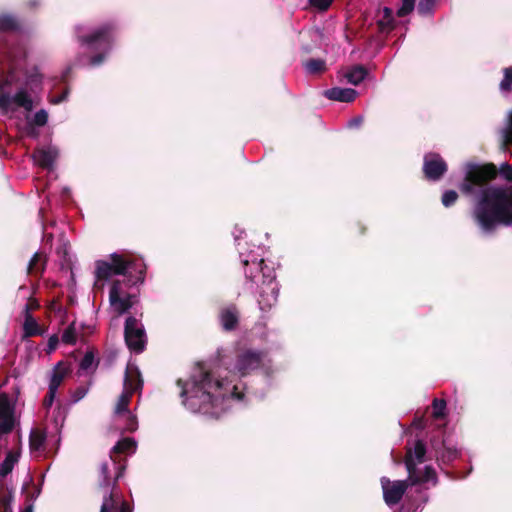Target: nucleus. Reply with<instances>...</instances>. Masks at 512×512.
Here are the masks:
<instances>
[{"mask_svg": "<svg viewBox=\"0 0 512 512\" xmlns=\"http://www.w3.org/2000/svg\"><path fill=\"white\" fill-rule=\"evenodd\" d=\"M504 163L498 170L493 163H468L460 191L465 195L476 194L473 217L485 232L493 231L498 224L512 226V179L506 177Z\"/></svg>", "mask_w": 512, "mask_h": 512, "instance_id": "nucleus-1", "label": "nucleus"}, {"mask_svg": "<svg viewBox=\"0 0 512 512\" xmlns=\"http://www.w3.org/2000/svg\"><path fill=\"white\" fill-rule=\"evenodd\" d=\"M181 387L180 396L183 404L194 413H201L210 417H219L223 410V401L228 398L242 399L243 394L237 392V387H230V384L198 365L193 372L190 381L185 383L182 379L177 380Z\"/></svg>", "mask_w": 512, "mask_h": 512, "instance_id": "nucleus-2", "label": "nucleus"}, {"mask_svg": "<svg viewBox=\"0 0 512 512\" xmlns=\"http://www.w3.org/2000/svg\"><path fill=\"white\" fill-rule=\"evenodd\" d=\"M14 75L10 73L4 80L0 82V109L3 112H8L11 109L12 104L17 107H22L27 111H31L33 108V102L28 93L21 89L13 97L8 90V87L12 84Z\"/></svg>", "mask_w": 512, "mask_h": 512, "instance_id": "nucleus-3", "label": "nucleus"}, {"mask_svg": "<svg viewBox=\"0 0 512 512\" xmlns=\"http://www.w3.org/2000/svg\"><path fill=\"white\" fill-rule=\"evenodd\" d=\"M110 262L98 260V280L108 279L113 275H123L127 277L128 269H137L138 262L135 260H126L122 255L113 253L110 256Z\"/></svg>", "mask_w": 512, "mask_h": 512, "instance_id": "nucleus-4", "label": "nucleus"}, {"mask_svg": "<svg viewBox=\"0 0 512 512\" xmlns=\"http://www.w3.org/2000/svg\"><path fill=\"white\" fill-rule=\"evenodd\" d=\"M124 339L127 347L139 354L146 347V333L144 326L134 316H129L125 320Z\"/></svg>", "mask_w": 512, "mask_h": 512, "instance_id": "nucleus-5", "label": "nucleus"}, {"mask_svg": "<svg viewBox=\"0 0 512 512\" xmlns=\"http://www.w3.org/2000/svg\"><path fill=\"white\" fill-rule=\"evenodd\" d=\"M265 357L266 353L262 350L239 349L236 354L235 370L241 376H246L259 369L263 365Z\"/></svg>", "mask_w": 512, "mask_h": 512, "instance_id": "nucleus-6", "label": "nucleus"}, {"mask_svg": "<svg viewBox=\"0 0 512 512\" xmlns=\"http://www.w3.org/2000/svg\"><path fill=\"white\" fill-rule=\"evenodd\" d=\"M101 471L105 478L106 491L103 496L100 512H131L128 503L118 493L114 492V490H108L111 476L108 475L107 464L102 465Z\"/></svg>", "mask_w": 512, "mask_h": 512, "instance_id": "nucleus-7", "label": "nucleus"}, {"mask_svg": "<svg viewBox=\"0 0 512 512\" xmlns=\"http://www.w3.org/2000/svg\"><path fill=\"white\" fill-rule=\"evenodd\" d=\"M101 471L105 478L106 491L103 496L100 512H131L128 503L118 493L114 492V490H108L111 476L108 475L107 464L102 465Z\"/></svg>", "mask_w": 512, "mask_h": 512, "instance_id": "nucleus-8", "label": "nucleus"}, {"mask_svg": "<svg viewBox=\"0 0 512 512\" xmlns=\"http://www.w3.org/2000/svg\"><path fill=\"white\" fill-rule=\"evenodd\" d=\"M278 284L275 281V275L263 274L258 303L262 311H269L278 301Z\"/></svg>", "mask_w": 512, "mask_h": 512, "instance_id": "nucleus-9", "label": "nucleus"}, {"mask_svg": "<svg viewBox=\"0 0 512 512\" xmlns=\"http://www.w3.org/2000/svg\"><path fill=\"white\" fill-rule=\"evenodd\" d=\"M422 170L427 180L438 181L446 174L448 165L440 154L430 152L424 155Z\"/></svg>", "mask_w": 512, "mask_h": 512, "instance_id": "nucleus-10", "label": "nucleus"}, {"mask_svg": "<svg viewBox=\"0 0 512 512\" xmlns=\"http://www.w3.org/2000/svg\"><path fill=\"white\" fill-rule=\"evenodd\" d=\"M410 485L409 478L407 480L390 481V479L382 477L381 486L385 503L388 506L398 504Z\"/></svg>", "mask_w": 512, "mask_h": 512, "instance_id": "nucleus-11", "label": "nucleus"}, {"mask_svg": "<svg viewBox=\"0 0 512 512\" xmlns=\"http://www.w3.org/2000/svg\"><path fill=\"white\" fill-rule=\"evenodd\" d=\"M404 463L408 472V478L411 485L426 483L436 480V472L431 466H426L421 472L417 469L416 462L413 459L412 450L408 449L405 454Z\"/></svg>", "mask_w": 512, "mask_h": 512, "instance_id": "nucleus-12", "label": "nucleus"}, {"mask_svg": "<svg viewBox=\"0 0 512 512\" xmlns=\"http://www.w3.org/2000/svg\"><path fill=\"white\" fill-rule=\"evenodd\" d=\"M15 406L8 394L0 393V436L9 434L15 427Z\"/></svg>", "mask_w": 512, "mask_h": 512, "instance_id": "nucleus-13", "label": "nucleus"}, {"mask_svg": "<svg viewBox=\"0 0 512 512\" xmlns=\"http://www.w3.org/2000/svg\"><path fill=\"white\" fill-rule=\"evenodd\" d=\"M240 310L236 304L230 303L219 309L218 320L225 332L235 331L240 324Z\"/></svg>", "mask_w": 512, "mask_h": 512, "instance_id": "nucleus-14", "label": "nucleus"}, {"mask_svg": "<svg viewBox=\"0 0 512 512\" xmlns=\"http://www.w3.org/2000/svg\"><path fill=\"white\" fill-rule=\"evenodd\" d=\"M136 447V441L133 438L127 437L119 440L112 448L111 459L113 460V466L116 470L113 484H115L117 479L121 476V467L117 464V462L120 461L118 458L123 454L134 452Z\"/></svg>", "mask_w": 512, "mask_h": 512, "instance_id": "nucleus-15", "label": "nucleus"}, {"mask_svg": "<svg viewBox=\"0 0 512 512\" xmlns=\"http://www.w3.org/2000/svg\"><path fill=\"white\" fill-rule=\"evenodd\" d=\"M115 26L111 23L103 24L98 27V65L104 61V53L100 51L101 47L110 48L114 41Z\"/></svg>", "mask_w": 512, "mask_h": 512, "instance_id": "nucleus-16", "label": "nucleus"}, {"mask_svg": "<svg viewBox=\"0 0 512 512\" xmlns=\"http://www.w3.org/2000/svg\"><path fill=\"white\" fill-rule=\"evenodd\" d=\"M143 387V380L141 373L137 366L128 364L125 370L124 376V388L123 390L134 394L141 390Z\"/></svg>", "mask_w": 512, "mask_h": 512, "instance_id": "nucleus-17", "label": "nucleus"}, {"mask_svg": "<svg viewBox=\"0 0 512 512\" xmlns=\"http://www.w3.org/2000/svg\"><path fill=\"white\" fill-rule=\"evenodd\" d=\"M134 270L139 274L136 278L133 279L132 276H129L124 280H114L110 289H114L117 286L116 289L118 290L119 296L131 295L128 292V288L135 285L137 282H144L146 266L144 264H138L137 269Z\"/></svg>", "mask_w": 512, "mask_h": 512, "instance_id": "nucleus-18", "label": "nucleus"}, {"mask_svg": "<svg viewBox=\"0 0 512 512\" xmlns=\"http://www.w3.org/2000/svg\"><path fill=\"white\" fill-rule=\"evenodd\" d=\"M24 31L23 21L12 13H0V33L20 34Z\"/></svg>", "mask_w": 512, "mask_h": 512, "instance_id": "nucleus-19", "label": "nucleus"}, {"mask_svg": "<svg viewBox=\"0 0 512 512\" xmlns=\"http://www.w3.org/2000/svg\"><path fill=\"white\" fill-rule=\"evenodd\" d=\"M116 288H117V286L114 289H110L109 301H110L111 306L117 313L123 314V313L127 312L133 306V301H132L133 296L132 295L119 296L118 290Z\"/></svg>", "mask_w": 512, "mask_h": 512, "instance_id": "nucleus-20", "label": "nucleus"}, {"mask_svg": "<svg viewBox=\"0 0 512 512\" xmlns=\"http://www.w3.org/2000/svg\"><path fill=\"white\" fill-rule=\"evenodd\" d=\"M244 265L245 266H248V268L245 269V278L252 282V283H256V278L259 276V274L261 273L262 275L263 274H269V272L271 271V274L273 273V271L271 269H269V267L265 264L264 260L261 259L259 261H252L251 263H249V261H244Z\"/></svg>", "mask_w": 512, "mask_h": 512, "instance_id": "nucleus-21", "label": "nucleus"}, {"mask_svg": "<svg viewBox=\"0 0 512 512\" xmlns=\"http://www.w3.org/2000/svg\"><path fill=\"white\" fill-rule=\"evenodd\" d=\"M324 95L330 100L349 103L355 100L357 91L352 88L334 87L326 90Z\"/></svg>", "mask_w": 512, "mask_h": 512, "instance_id": "nucleus-22", "label": "nucleus"}, {"mask_svg": "<svg viewBox=\"0 0 512 512\" xmlns=\"http://www.w3.org/2000/svg\"><path fill=\"white\" fill-rule=\"evenodd\" d=\"M45 333V329L41 327L31 313L24 316L23 338H31L41 336Z\"/></svg>", "mask_w": 512, "mask_h": 512, "instance_id": "nucleus-23", "label": "nucleus"}, {"mask_svg": "<svg viewBox=\"0 0 512 512\" xmlns=\"http://www.w3.org/2000/svg\"><path fill=\"white\" fill-rule=\"evenodd\" d=\"M381 13L382 17L376 21L378 31L380 33L389 34L396 27L393 10L389 7H384Z\"/></svg>", "mask_w": 512, "mask_h": 512, "instance_id": "nucleus-24", "label": "nucleus"}, {"mask_svg": "<svg viewBox=\"0 0 512 512\" xmlns=\"http://www.w3.org/2000/svg\"><path fill=\"white\" fill-rule=\"evenodd\" d=\"M57 157V153L52 149H40L35 151L34 158L40 167L44 169L52 168Z\"/></svg>", "mask_w": 512, "mask_h": 512, "instance_id": "nucleus-25", "label": "nucleus"}, {"mask_svg": "<svg viewBox=\"0 0 512 512\" xmlns=\"http://www.w3.org/2000/svg\"><path fill=\"white\" fill-rule=\"evenodd\" d=\"M14 495L5 483L0 484V512H13L12 501Z\"/></svg>", "mask_w": 512, "mask_h": 512, "instance_id": "nucleus-26", "label": "nucleus"}, {"mask_svg": "<svg viewBox=\"0 0 512 512\" xmlns=\"http://www.w3.org/2000/svg\"><path fill=\"white\" fill-rule=\"evenodd\" d=\"M20 453L18 451H9L0 464V477L4 478L10 474L14 468V465L18 462Z\"/></svg>", "mask_w": 512, "mask_h": 512, "instance_id": "nucleus-27", "label": "nucleus"}, {"mask_svg": "<svg viewBox=\"0 0 512 512\" xmlns=\"http://www.w3.org/2000/svg\"><path fill=\"white\" fill-rule=\"evenodd\" d=\"M45 264H46L45 255L40 252H36L33 255V257L31 258V260L29 261V264L27 267L28 274H31V275L41 274L45 269Z\"/></svg>", "mask_w": 512, "mask_h": 512, "instance_id": "nucleus-28", "label": "nucleus"}, {"mask_svg": "<svg viewBox=\"0 0 512 512\" xmlns=\"http://www.w3.org/2000/svg\"><path fill=\"white\" fill-rule=\"evenodd\" d=\"M132 393L127 392L125 390L122 391L120 396L118 397L114 413L117 417H122L123 414L130 412L129 404L131 402Z\"/></svg>", "mask_w": 512, "mask_h": 512, "instance_id": "nucleus-29", "label": "nucleus"}, {"mask_svg": "<svg viewBox=\"0 0 512 512\" xmlns=\"http://www.w3.org/2000/svg\"><path fill=\"white\" fill-rule=\"evenodd\" d=\"M46 441V433L38 428L32 429L29 436V447L31 451H39Z\"/></svg>", "mask_w": 512, "mask_h": 512, "instance_id": "nucleus-30", "label": "nucleus"}, {"mask_svg": "<svg viewBox=\"0 0 512 512\" xmlns=\"http://www.w3.org/2000/svg\"><path fill=\"white\" fill-rule=\"evenodd\" d=\"M367 69L362 65H356L345 74L347 81L353 85L360 84L367 76Z\"/></svg>", "mask_w": 512, "mask_h": 512, "instance_id": "nucleus-31", "label": "nucleus"}, {"mask_svg": "<svg viewBox=\"0 0 512 512\" xmlns=\"http://www.w3.org/2000/svg\"><path fill=\"white\" fill-rule=\"evenodd\" d=\"M68 372L69 368L66 365H64L62 362L58 363L54 369L49 387L57 390Z\"/></svg>", "mask_w": 512, "mask_h": 512, "instance_id": "nucleus-32", "label": "nucleus"}, {"mask_svg": "<svg viewBox=\"0 0 512 512\" xmlns=\"http://www.w3.org/2000/svg\"><path fill=\"white\" fill-rule=\"evenodd\" d=\"M432 446L436 449L437 451V457L444 462V463H449V462H452L454 461L457 457H458V450L456 448H453V447H447L445 445V441L442 440L441 442V451H438V448H436L435 444L432 443Z\"/></svg>", "mask_w": 512, "mask_h": 512, "instance_id": "nucleus-33", "label": "nucleus"}, {"mask_svg": "<svg viewBox=\"0 0 512 512\" xmlns=\"http://www.w3.org/2000/svg\"><path fill=\"white\" fill-rule=\"evenodd\" d=\"M304 67L310 74H322L326 71V62L323 59L311 58L304 63Z\"/></svg>", "mask_w": 512, "mask_h": 512, "instance_id": "nucleus-34", "label": "nucleus"}, {"mask_svg": "<svg viewBox=\"0 0 512 512\" xmlns=\"http://www.w3.org/2000/svg\"><path fill=\"white\" fill-rule=\"evenodd\" d=\"M408 449L412 450L413 459L416 462V464L423 463L425 461L426 445L422 440H416L413 448L406 447V452L408 451Z\"/></svg>", "mask_w": 512, "mask_h": 512, "instance_id": "nucleus-35", "label": "nucleus"}, {"mask_svg": "<svg viewBox=\"0 0 512 512\" xmlns=\"http://www.w3.org/2000/svg\"><path fill=\"white\" fill-rule=\"evenodd\" d=\"M94 359H95L94 351L93 350L87 351L79 363V369L77 371V374L79 376H81L83 374H87L88 370L91 369V367L94 363Z\"/></svg>", "mask_w": 512, "mask_h": 512, "instance_id": "nucleus-36", "label": "nucleus"}, {"mask_svg": "<svg viewBox=\"0 0 512 512\" xmlns=\"http://www.w3.org/2000/svg\"><path fill=\"white\" fill-rule=\"evenodd\" d=\"M432 417L434 419H443L446 416V401L444 399L434 398L432 401Z\"/></svg>", "mask_w": 512, "mask_h": 512, "instance_id": "nucleus-37", "label": "nucleus"}, {"mask_svg": "<svg viewBox=\"0 0 512 512\" xmlns=\"http://www.w3.org/2000/svg\"><path fill=\"white\" fill-rule=\"evenodd\" d=\"M68 246H69L68 242H66L62 238V243L57 248V254L61 258V266H62V268L70 269L71 268V262H70V259L68 257Z\"/></svg>", "mask_w": 512, "mask_h": 512, "instance_id": "nucleus-38", "label": "nucleus"}, {"mask_svg": "<svg viewBox=\"0 0 512 512\" xmlns=\"http://www.w3.org/2000/svg\"><path fill=\"white\" fill-rule=\"evenodd\" d=\"M435 0H419L417 5V12L421 16H430L433 13Z\"/></svg>", "mask_w": 512, "mask_h": 512, "instance_id": "nucleus-39", "label": "nucleus"}, {"mask_svg": "<svg viewBox=\"0 0 512 512\" xmlns=\"http://www.w3.org/2000/svg\"><path fill=\"white\" fill-rule=\"evenodd\" d=\"M416 0H402L401 6L397 10L398 17L409 15L415 8Z\"/></svg>", "mask_w": 512, "mask_h": 512, "instance_id": "nucleus-40", "label": "nucleus"}, {"mask_svg": "<svg viewBox=\"0 0 512 512\" xmlns=\"http://www.w3.org/2000/svg\"><path fill=\"white\" fill-rule=\"evenodd\" d=\"M505 141L509 144H512V113L509 116V125L505 132ZM504 170L506 173V177L511 180L512 179V167L505 165Z\"/></svg>", "mask_w": 512, "mask_h": 512, "instance_id": "nucleus-41", "label": "nucleus"}, {"mask_svg": "<svg viewBox=\"0 0 512 512\" xmlns=\"http://www.w3.org/2000/svg\"><path fill=\"white\" fill-rule=\"evenodd\" d=\"M500 89L505 92L512 90V67L504 69V77L500 83Z\"/></svg>", "mask_w": 512, "mask_h": 512, "instance_id": "nucleus-42", "label": "nucleus"}, {"mask_svg": "<svg viewBox=\"0 0 512 512\" xmlns=\"http://www.w3.org/2000/svg\"><path fill=\"white\" fill-rule=\"evenodd\" d=\"M458 200V193L455 190H447L441 197V202L445 207L453 206Z\"/></svg>", "mask_w": 512, "mask_h": 512, "instance_id": "nucleus-43", "label": "nucleus"}, {"mask_svg": "<svg viewBox=\"0 0 512 512\" xmlns=\"http://www.w3.org/2000/svg\"><path fill=\"white\" fill-rule=\"evenodd\" d=\"M122 417L125 418V426L124 430L128 432H134L138 428V422L135 415H133L131 412H128L126 414H123Z\"/></svg>", "mask_w": 512, "mask_h": 512, "instance_id": "nucleus-44", "label": "nucleus"}, {"mask_svg": "<svg viewBox=\"0 0 512 512\" xmlns=\"http://www.w3.org/2000/svg\"><path fill=\"white\" fill-rule=\"evenodd\" d=\"M61 339L65 344H74L76 342V331L73 324L64 330Z\"/></svg>", "mask_w": 512, "mask_h": 512, "instance_id": "nucleus-45", "label": "nucleus"}, {"mask_svg": "<svg viewBox=\"0 0 512 512\" xmlns=\"http://www.w3.org/2000/svg\"><path fill=\"white\" fill-rule=\"evenodd\" d=\"M47 121H48V113L46 110L41 109L35 113L34 118H33L34 125H36L38 127H42V126L46 125Z\"/></svg>", "mask_w": 512, "mask_h": 512, "instance_id": "nucleus-46", "label": "nucleus"}, {"mask_svg": "<svg viewBox=\"0 0 512 512\" xmlns=\"http://www.w3.org/2000/svg\"><path fill=\"white\" fill-rule=\"evenodd\" d=\"M334 0H308L309 4L319 11H326Z\"/></svg>", "mask_w": 512, "mask_h": 512, "instance_id": "nucleus-47", "label": "nucleus"}, {"mask_svg": "<svg viewBox=\"0 0 512 512\" xmlns=\"http://www.w3.org/2000/svg\"><path fill=\"white\" fill-rule=\"evenodd\" d=\"M68 94H69V88L66 87L60 94H51L49 96V101L52 104H59L67 99Z\"/></svg>", "mask_w": 512, "mask_h": 512, "instance_id": "nucleus-48", "label": "nucleus"}, {"mask_svg": "<svg viewBox=\"0 0 512 512\" xmlns=\"http://www.w3.org/2000/svg\"><path fill=\"white\" fill-rule=\"evenodd\" d=\"M57 390L49 387L48 392L43 400V406L45 408H50L54 402L55 395Z\"/></svg>", "mask_w": 512, "mask_h": 512, "instance_id": "nucleus-49", "label": "nucleus"}, {"mask_svg": "<svg viewBox=\"0 0 512 512\" xmlns=\"http://www.w3.org/2000/svg\"><path fill=\"white\" fill-rule=\"evenodd\" d=\"M40 307L39 302L35 298H29L24 309V316L27 313H31L33 310H37Z\"/></svg>", "mask_w": 512, "mask_h": 512, "instance_id": "nucleus-50", "label": "nucleus"}, {"mask_svg": "<svg viewBox=\"0 0 512 512\" xmlns=\"http://www.w3.org/2000/svg\"><path fill=\"white\" fill-rule=\"evenodd\" d=\"M58 343H59L58 335H56V334L51 335L49 337L48 343H47V352L50 353V352L54 351L57 348Z\"/></svg>", "mask_w": 512, "mask_h": 512, "instance_id": "nucleus-51", "label": "nucleus"}, {"mask_svg": "<svg viewBox=\"0 0 512 512\" xmlns=\"http://www.w3.org/2000/svg\"><path fill=\"white\" fill-rule=\"evenodd\" d=\"M87 390L88 389L84 386L78 387L74 394L75 401L81 400L86 395Z\"/></svg>", "mask_w": 512, "mask_h": 512, "instance_id": "nucleus-52", "label": "nucleus"}, {"mask_svg": "<svg viewBox=\"0 0 512 512\" xmlns=\"http://www.w3.org/2000/svg\"><path fill=\"white\" fill-rule=\"evenodd\" d=\"M81 41L87 45L93 44L94 42H96V32H93V33L89 34L88 36L82 37Z\"/></svg>", "mask_w": 512, "mask_h": 512, "instance_id": "nucleus-53", "label": "nucleus"}, {"mask_svg": "<svg viewBox=\"0 0 512 512\" xmlns=\"http://www.w3.org/2000/svg\"><path fill=\"white\" fill-rule=\"evenodd\" d=\"M413 425L417 429H424L425 426H426V420H425L424 416H421L419 418H415L414 421H413Z\"/></svg>", "mask_w": 512, "mask_h": 512, "instance_id": "nucleus-54", "label": "nucleus"}, {"mask_svg": "<svg viewBox=\"0 0 512 512\" xmlns=\"http://www.w3.org/2000/svg\"><path fill=\"white\" fill-rule=\"evenodd\" d=\"M355 230H356V233L358 235H364L367 231V227L361 223V222H357L354 226Z\"/></svg>", "mask_w": 512, "mask_h": 512, "instance_id": "nucleus-55", "label": "nucleus"}, {"mask_svg": "<svg viewBox=\"0 0 512 512\" xmlns=\"http://www.w3.org/2000/svg\"><path fill=\"white\" fill-rule=\"evenodd\" d=\"M116 356H117L116 352H113V351L109 352L106 355L105 361L107 363V366H110L114 362V360L116 359Z\"/></svg>", "mask_w": 512, "mask_h": 512, "instance_id": "nucleus-56", "label": "nucleus"}, {"mask_svg": "<svg viewBox=\"0 0 512 512\" xmlns=\"http://www.w3.org/2000/svg\"><path fill=\"white\" fill-rule=\"evenodd\" d=\"M362 122H363V118L361 116H358V117L351 119L349 122V125L358 127L362 124Z\"/></svg>", "mask_w": 512, "mask_h": 512, "instance_id": "nucleus-57", "label": "nucleus"}, {"mask_svg": "<svg viewBox=\"0 0 512 512\" xmlns=\"http://www.w3.org/2000/svg\"><path fill=\"white\" fill-rule=\"evenodd\" d=\"M92 302L93 304L96 302V280L93 282L92 285Z\"/></svg>", "mask_w": 512, "mask_h": 512, "instance_id": "nucleus-58", "label": "nucleus"}, {"mask_svg": "<svg viewBox=\"0 0 512 512\" xmlns=\"http://www.w3.org/2000/svg\"><path fill=\"white\" fill-rule=\"evenodd\" d=\"M90 64H91V65L96 64V54H95V55H91V56H90Z\"/></svg>", "mask_w": 512, "mask_h": 512, "instance_id": "nucleus-59", "label": "nucleus"}, {"mask_svg": "<svg viewBox=\"0 0 512 512\" xmlns=\"http://www.w3.org/2000/svg\"><path fill=\"white\" fill-rule=\"evenodd\" d=\"M32 510H33L32 505H29L25 509H23L21 512H32Z\"/></svg>", "mask_w": 512, "mask_h": 512, "instance_id": "nucleus-60", "label": "nucleus"}]
</instances>
